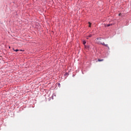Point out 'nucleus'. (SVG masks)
<instances>
[{"mask_svg":"<svg viewBox=\"0 0 131 131\" xmlns=\"http://www.w3.org/2000/svg\"><path fill=\"white\" fill-rule=\"evenodd\" d=\"M13 51H14V52H23V50H17V49L15 50L14 49H13Z\"/></svg>","mask_w":131,"mask_h":131,"instance_id":"nucleus-2","label":"nucleus"},{"mask_svg":"<svg viewBox=\"0 0 131 131\" xmlns=\"http://www.w3.org/2000/svg\"><path fill=\"white\" fill-rule=\"evenodd\" d=\"M85 43H86V42L85 41H83V45H85Z\"/></svg>","mask_w":131,"mask_h":131,"instance_id":"nucleus-5","label":"nucleus"},{"mask_svg":"<svg viewBox=\"0 0 131 131\" xmlns=\"http://www.w3.org/2000/svg\"><path fill=\"white\" fill-rule=\"evenodd\" d=\"M89 37H92V35H91V34L89 35Z\"/></svg>","mask_w":131,"mask_h":131,"instance_id":"nucleus-6","label":"nucleus"},{"mask_svg":"<svg viewBox=\"0 0 131 131\" xmlns=\"http://www.w3.org/2000/svg\"><path fill=\"white\" fill-rule=\"evenodd\" d=\"M89 24H90L89 25V27H91V23H89Z\"/></svg>","mask_w":131,"mask_h":131,"instance_id":"nucleus-7","label":"nucleus"},{"mask_svg":"<svg viewBox=\"0 0 131 131\" xmlns=\"http://www.w3.org/2000/svg\"><path fill=\"white\" fill-rule=\"evenodd\" d=\"M119 16H121V13L119 14Z\"/></svg>","mask_w":131,"mask_h":131,"instance_id":"nucleus-8","label":"nucleus"},{"mask_svg":"<svg viewBox=\"0 0 131 131\" xmlns=\"http://www.w3.org/2000/svg\"><path fill=\"white\" fill-rule=\"evenodd\" d=\"M111 25H112V24H107L106 26H107V27H109V26H111Z\"/></svg>","mask_w":131,"mask_h":131,"instance_id":"nucleus-4","label":"nucleus"},{"mask_svg":"<svg viewBox=\"0 0 131 131\" xmlns=\"http://www.w3.org/2000/svg\"><path fill=\"white\" fill-rule=\"evenodd\" d=\"M102 61H104V59H98V62H102Z\"/></svg>","mask_w":131,"mask_h":131,"instance_id":"nucleus-3","label":"nucleus"},{"mask_svg":"<svg viewBox=\"0 0 131 131\" xmlns=\"http://www.w3.org/2000/svg\"><path fill=\"white\" fill-rule=\"evenodd\" d=\"M102 39V38H97L95 39V42L96 43H98V45H102V46H105V47H108V45L105 44L104 42H101L100 40Z\"/></svg>","mask_w":131,"mask_h":131,"instance_id":"nucleus-1","label":"nucleus"}]
</instances>
